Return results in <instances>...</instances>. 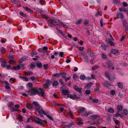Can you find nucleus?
<instances>
[{
	"mask_svg": "<svg viewBox=\"0 0 128 128\" xmlns=\"http://www.w3.org/2000/svg\"><path fill=\"white\" fill-rule=\"evenodd\" d=\"M44 90L42 88H39L38 90L36 88H32L29 91H26V92L30 96L38 94L42 96H43L44 94Z\"/></svg>",
	"mask_w": 128,
	"mask_h": 128,
	"instance_id": "nucleus-1",
	"label": "nucleus"
},
{
	"mask_svg": "<svg viewBox=\"0 0 128 128\" xmlns=\"http://www.w3.org/2000/svg\"><path fill=\"white\" fill-rule=\"evenodd\" d=\"M50 21L48 23V25L50 27L54 26V23H55L57 24L58 23V22H56L54 18H51L50 19Z\"/></svg>",
	"mask_w": 128,
	"mask_h": 128,
	"instance_id": "nucleus-2",
	"label": "nucleus"
},
{
	"mask_svg": "<svg viewBox=\"0 0 128 128\" xmlns=\"http://www.w3.org/2000/svg\"><path fill=\"white\" fill-rule=\"evenodd\" d=\"M33 104L35 106V108L38 112L42 110V108L37 102H34Z\"/></svg>",
	"mask_w": 128,
	"mask_h": 128,
	"instance_id": "nucleus-3",
	"label": "nucleus"
},
{
	"mask_svg": "<svg viewBox=\"0 0 128 128\" xmlns=\"http://www.w3.org/2000/svg\"><path fill=\"white\" fill-rule=\"evenodd\" d=\"M117 16L118 18L120 17L122 19V22H123V24L124 25L126 24V22L125 20L123 19L124 18V16L121 13H118L117 14Z\"/></svg>",
	"mask_w": 128,
	"mask_h": 128,
	"instance_id": "nucleus-4",
	"label": "nucleus"
},
{
	"mask_svg": "<svg viewBox=\"0 0 128 128\" xmlns=\"http://www.w3.org/2000/svg\"><path fill=\"white\" fill-rule=\"evenodd\" d=\"M24 66L22 64H20L19 65H17L16 66L12 67L11 69L14 70H17L20 68H22L23 69Z\"/></svg>",
	"mask_w": 128,
	"mask_h": 128,
	"instance_id": "nucleus-5",
	"label": "nucleus"
},
{
	"mask_svg": "<svg viewBox=\"0 0 128 128\" xmlns=\"http://www.w3.org/2000/svg\"><path fill=\"white\" fill-rule=\"evenodd\" d=\"M79 111L80 113L82 116H84L86 112L85 108H80Z\"/></svg>",
	"mask_w": 128,
	"mask_h": 128,
	"instance_id": "nucleus-6",
	"label": "nucleus"
},
{
	"mask_svg": "<svg viewBox=\"0 0 128 128\" xmlns=\"http://www.w3.org/2000/svg\"><path fill=\"white\" fill-rule=\"evenodd\" d=\"M57 25L58 26H61L65 28H68V26H66V24H64L59 21H58V23L57 24Z\"/></svg>",
	"mask_w": 128,
	"mask_h": 128,
	"instance_id": "nucleus-7",
	"label": "nucleus"
},
{
	"mask_svg": "<svg viewBox=\"0 0 128 128\" xmlns=\"http://www.w3.org/2000/svg\"><path fill=\"white\" fill-rule=\"evenodd\" d=\"M105 75L106 78H108L110 82H112L114 81V78H112V79L110 78L108 72H105Z\"/></svg>",
	"mask_w": 128,
	"mask_h": 128,
	"instance_id": "nucleus-8",
	"label": "nucleus"
},
{
	"mask_svg": "<svg viewBox=\"0 0 128 128\" xmlns=\"http://www.w3.org/2000/svg\"><path fill=\"white\" fill-rule=\"evenodd\" d=\"M34 122L37 124H41L42 122V121L40 118L38 117H36L34 120Z\"/></svg>",
	"mask_w": 128,
	"mask_h": 128,
	"instance_id": "nucleus-9",
	"label": "nucleus"
},
{
	"mask_svg": "<svg viewBox=\"0 0 128 128\" xmlns=\"http://www.w3.org/2000/svg\"><path fill=\"white\" fill-rule=\"evenodd\" d=\"M66 73L63 72L62 74V78L65 79L66 81L68 80H70V79L71 78L70 77H66L65 75H66Z\"/></svg>",
	"mask_w": 128,
	"mask_h": 128,
	"instance_id": "nucleus-10",
	"label": "nucleus"
},
{
	"mask_svg": "<svg viewBox=\"0 0 128 128\" xmlns=\"http://www.w3.org/2000/svg\"><path fill=\"white\" fill-rule=\"evenodd\" d=\"M62 93L64 95H68L69 93V90H63L62 92Z\"/></svg>",
	"mask_w": 128,
	"mask_h": 128,
	"instance_id": "nucleus-11",
	"label": "nucleus"
},
{
	"mask_svg": "<svg viewBox=\"0 0 128 128\" xmlns=\"http://www.w3.org/2000/svg\"><path fill=\"white\" fill-rule=\"evenodd\" d=\"M16 62V60L15 59H14L13 58H11L8 61L9 62L10 64H12Z\"/></svg>",
	"mask_w": 128,
	"mask_h": 128,
	"instance_id": "nucleus-12",
	"label": "nucleus"
},
{
	"mask_svg": "<svg viewBox=\"0 0 128 128\" xmlns=\"http://www.w3.org/2000/svg\"><path fill=\"white\" fill-rule=\"evenodd\" d=\"M51 83L52 82L50 80H46V84H44L43 86L44 87V86L46 85L48 87L50 86V84H51Z\"/></svg>",
	"mask_w": 128,
	"mask_h": 128,
	"instance_id": "nucleus-13",
	"label": "nucleus"
},
{
	"mask_svg": "<svg viewBox=\"0 0 128 128\" xmlns=\"http://www.w3.org/2000/svg\"><path fill=\"white\" fill-rule=\"evenodd\" d=\"M74 90H75L76 92H80V94L81 93V91L82 89V88H78L77 87H75L74 88Z\"/></svg>",
	"mask_w": 128,
	"mask_h": 128,
	"instance_id": "nucleus-14",
	"label": "nucleus"
},
{
	"mask_svg": "<svg viewBox=\"0 0 128 128\" xmlns=\"http://www.w3.org/2000/svg\"><path fill=\"white\" fill-rule=\"evenodd\" d=\"M92 85V82H90L88 84H86V86L85 87V88L86 89H89Z\"/></svg>",
	"mask_w": 128,
	"mask_h": 128,
	"instance_id": "nucleus-15",
	"label": "nucleus"
},
{
	"mask_svg": "<svg viewBox=\"0 0 128 128\" xmlns=\"http://www.w3.org/2000/svg\"><path fill=\"white\" fill-rule=\"evenodd\" d=\"M23 7L25 10L26 11L28 12L31 13L32 12V10L31 9L28 8L26 6H23Z\"/></svg>",
	"mask_w": 128,
	"mask_h": 128,
	"instance_id": "nucleus-16",
	"label": "nucleus"
},
{
	"mask_svg": "<svg viewBox=\"0 0 128 128\" xmlns=\"http://www.w3.org/2000/svg\"><path fill=\"white\" fill-rule=\"evenodd\" d=\"M112 53L114 54H116L118 52V50L115 49H112L111 50Z\"/></svg>",
	"mask_w": 128,
	"mask_h": 128,
	"instance_id": "nucleus-17",
	"label": "nucleus"
},
{
	"mask_svg": "<svg viewBox=\"0 0 128 128\" xmlns=\"http://www.w3.org/2000/svg\"><path fill=\"white\" fill-rule=\"evenodd\" d=\"M6 62L5 60L4 59H3L2 60L1 65L3 67L5 68L6 66Z\"/></svg>",
	"mask_w": 128,
	"mask_h": 128,
	"instance_id": "nucleus-18",
	"label": "nucleus"
},
{
	"mask_svg": "<svg viewBox=\"0 0 128 128\" xmlns=\"http://www.w3.org/2000/svg\"><path fill=\"white\" fill-rule=\"evenodd\" d=\"M3 83L6 84L5 86L6 88L7 89H10V86H9L10 84L8 83L6 81H4Z\"/></svg>",
	"mask_w": 128,
	"mask_h": 128,
	"instance_id": "nucleus-19",
	"label": "nucleus"
},
{
	"mask_svg": "<svg viewBox=\"0 0 128 128\" xmlns=\"http://www.w3.org/2000/svg\"><path fill=\"white\" fill-rule=\"evenodd\" d=\"M108 47L107 46L104 44H102L101 46L102 48L104 50H105Z\"/></svg>",
	"mask_w": 128,
	"mask_h": 128,
	"instance_id": "nucleus-20",
	"label": "nucleus"
},
{
	"mask_svg": "<svg viewBox=\"0 0 128 128\" xmlns=\"http://www.w3.org/2000/svg\"><path fill=\"white\" fill-rule=\"evenodd\" d=\"M117 110L120 111H122V106L121 105H118L117 107Z\"/></svg>",
	"mask_w": 128,
	"mask_h": 128,
	"instance_id": "nucleus-21",
	"label": "nucleus"
},
{
	"mask_svg": "<svg viewBox=\"0 0 128 128\" xmlns=\"http://www.w3.org/2000/svg\"><path fill=\"white\" fill-rule=\"evenodd\" d=\"M27 107L29 110H31L32 108V104L29 103L27 104Z\"/></svg>",
	"mask_w": 128,
	"mask_h": 128,
	"instance_id": "nucleus-22",
	"label": "nucleus"
},
{
	"mask_svg": "<svg viewBox=\"0 0 128 128\" xmlns=\"http://www.w3.org/2000/svg\"><path fill=\"white\" fill-rule=\"evenodd\" d=\"M108 111L109 113L112 114L114 112V110L113 108H110L108 109Z\"/></svg>",
	"mask_w": 128,
	"mask_h": 128,
	"instance_id": "nucleus-23",
	"label": "nucleus"
},
{
	"mask_svg": "<svg viewBox=\"0 0 128 128\" xmlns=\"http://www.w3.org/2000/svg\"><path fill=\"white\" fill-rule=\"evenodd\" d=\"M92 114V112L91 111H89L87 112H86L85 114V115H84V116H88L89 115Z\"/></svg>",
	"mask_w": 128,
	"mask_h": 128,
	"instance_id": "nucleus-24",
	"label": "nucleus"
},
{
	"mask_svg": "<svg viewBox=\"0 0 128 128\" xmlns=\"http://www.w3.org/2000/svg\"><path fill=\"white\" fill-rule=\"evenodd\" d=\"M74 124V123L73 122L70 123L66 126V128H70Z\"/></svg>",
	"mask_w": 128,
	"mask_h": 128,
	"instance_id": "nucleus-25",
	"label": "nucleus"
},
{
	"mask_svg": "<svg viewBox=\"0 0 128 128\" xmlns=\"http://www.w3.org/2000/svg\"><path fill=\"white\" fill-rule=\"evenodd\" d=\"M24 74L26 75H30L32 74V72H24Z\"/></svg>",
	"mask_w": 128,
	"mask_h": 128,
	"instance_id": "nucleus-26",
	"label": "nucleus"
},
{
	"mask_svg": "<svg viewBox=\"0 0 128 128\" xmlns=\"http://www.w3.org/2000/svg\"><path fill=\"white\" fill-rule=\"evenodd\" d=\"M123 113L125 115L128 114V110L126 109L124 110L123 111Z\"/></svg>",
	"mask_w": 128,
	"mask_h": 128,
	"instance_id": "nucleus-27",
	"label": "nucleus"
},
{
	"mask_svg": "<svg viewBox=\"0 0 128 128\" xmlns=\"http://www.w3.org/2000/svg\"><path fill=\"white\" fill-rule=\"evenodd\" d=\"M26 57H24L20 59L19 60V62H22L23 61L26 60Z\"/></svg>",
	"mask_w": 128,
	"mask_h": 128,
	"instance_id": "nucleus-28",
	"label": "nucleus"
},
{
	"mask_svg": "<svg viewBox=\"0 0 128 128\" xmlns=\"http://www.w3.org/2000/svg\"><path fill=\"white\" fill-rule=\"evenodd\" d=\"M58 84V82L56 81H54L52 83V85L54 86H56Z\"/></svg>",
	"mask_w": 128,
	"mask_h": 128,
	"instance_id": "nucleus-29",
	"label": "nucleus"
},
{
	"mask_svg": "<svg viewBox=\"0 0 128 128\" xmlns=\"http://www.w3.org/2000/svg\"><path fill=\"white\" fill-rule=\"evenodd\" d=\"M120 88H123V84L122 83L120 82H118V84Z\"/></svg>",
	"mask_w": 128,
	"mask_h": 128,
	"instance_id": "nucleus-30",
	"label": "nucleus"
},
{
	"mask_svg": "<svg viewBox=\"0 0 128 128\" xmlns=\"http://www.w3.org/2000/svg\"><path fill=\"white\" fill-rule=\"evenodd\" d=\"M69 96L70 98L72 99H75V97H76V96L75 95H72L70 94Z\"/></svg>",
	"mask_w": 128,
	"mask_h": 128,
	"instance_id": "nucleus-31",
	"label": "nucleus"
},
{
	"mask_svg": "<svg viewBox=\"0 0 128 128\" xmlns=\"http://www.w3.org/2000/svg\"><path fill=\"white\" fill-rule=\"evenodd\" d=\"M120 116V114L118 112H117L115 113V114L113 115V116L114 117H118L119 116Z\"/></svg>",
	"mask_w": 128,
	"mask_h": 128,
	"instance_id": "nucleus-32",
	"label": "nucleus"
},
{
	"mask_svg": "<svg viewBox=\"0 0 128 128\" xmlns=\"http://www.w3.org/2000/svg\"><path fill=\"white\" fill-rule=\"evenodd\" d=\"M104 85L107 88L110 86V84L107 82H106L104 83Z\"/></svg>",
	"mask_w": 128,
	"mask_h": 128,
	"instance_id": "nucleus-33",
	"label": "nucleus"
},
{
	"mask_svg": "<svg viewBox=\"0 0 128 128\" xmlns=\"http://www.w3.org/2000/svg\"><path fill=\"white\" fill-rule=\"evenodd\" d=\"M113 120L116 124L118 125L119 123L118 121L116 118H113Z\"/></svg>",
	"mask_w": 128,
	"mask_h": 128,
	"instance_id": "nucleus-34",
	"label": "nucleus"
},
{
	"mask_svg": "<svg viewBox=\"0 0 128 128\" xmlns=\"http://www.w3.org/2000/svg\"><path fill=\"white\" fill-rule=\"evenodd\" d=\"M85 93L87 95L91 93V91L90 90H87L85 91Z\"/></svg>",
	"mask_w": 128,
	"mask_h": 128,
	"instance_id": "nucleus-35",
	"label": "nucleus"
},
{
	"mask_svg": "<svg viewBox=\"0 0 128 128\" xmlns=\"http://www.w3.org/2000/svg\"><path fill=\"white\" fill-rule=\"evenodd\" d=\"M42 64L41 63H37L36 64L38 68H40L42 66Z\"/></svg>",
	"mask_w": 128,
	"mask_h": 128,
	"instance_id": "nucleus-36",
	"label": "nucleus"
},
{
	"mask_svg": "<svg viewBox=\"0 0 128 128\" xmlns=\"http://www.w3.org/2000/svg\"><path fill=\"white\" fill-rule=\"evenodd\" d=\"M110 94H112L113 95H114L115 93V91L114 90H111L110 92Z\"/></svg>",
	"mask_w": 128,
	"mask_h": 128,
	"instance_id": "nucleus-37",
	"label": "nucleus"
},
{
	"mask_svg": "<svg viewBox=\"0 0 128 128\" xmlns=\"http://www.w3.org/2000/svg\"><path fill=\"white\" fill-rule=\"evenodd\" d=\"M99 67L97 66H95L92 68V70H94L98 68Z\"/></svg>",
	"mask_w": 128,
	"mask_h": 128,
	"instance_id": "nucleus-38",
	"label": "nucleus"
},
{
	"mask_svg": "<svg viewBox=\"0 0 128 128\" xmlns=\"http://www.w3.org/2000/svg\"><path fill=\"white\" fill-rule=\"evenodd\" d=\"M106 57H107L106 56V54H102V58L105 59L106 58Z\"/></svg>",
	"mask_w": 128,
	"mask_h": 128,
	"instance_id": "nucleus-39",
	"label": "nucleus"
},
{
	"mask_svg": "<svg viewBox=\"0 0 128 128\" xmlns=\"http://www.w3.org/2000/svg\"><path fill=\"white\" fill-rule=\"evenodd\" d=\"M119 10L120 11H123L125 12H126V10L124 8H120Z\"/></svg>",
	"mask_w": 128,
	"mask_h": 128,
	"instance_id": "nucleus-40",
	"label": "nucleus"
},
{
	"mask_svg": "<svg viewBox=\"0 0 128 128\" xmlns=\"http://www.w3.org/2000/svg\"><path fill=\"white\" fill-rule=\"evenodd\" d=\"M80 78L82 80H84L85 79V76L84 75H81L80 76Z\"/></svg>",
	"mask_w": 128,
	"mask_h": 128,
	"instance_id": "nucleus-41",
	"label": "nucleus"
},
{
	"mask_svg": "<svg viewBox=\"0 0 128 128\" xmlns=\"http://www.w3.org/2000/svg\"><path fill=\"white\" fill-rule=\"evenodd\" d=\"M18 120L20 121H22V116L21 115H18Z\"/></svg>",
	"mask_w": 128,
	"mask_h": 128,
	"instance_id": "nucleus-42",
	"label": "nucleus"
},
{
	"mask_svg": "<svg viewBox=\"0 0 128 128\" xmlns=\"http://www.w3.org/2000/svg\"><path fill=\"white\" fill-rule=\"evenodd\" d=\"M107 64H108V68H110V66L109 64H110V65H112V64L111 63V62L110 61H109L107 62Z\"/></svg>",
	"mask_w": 128,
	"mask_h": 128,
	"instance_id": "nucleus-43",
	"label": "nucleus"
},
{
	"mask_svg": "<svg viewBox=\"0 0 128 128\" xmlns=\"http://www.w3.org/2000/svg\"><path fill=\"white\" fill-rule=\"evenodd\" d=\"M40 116L41 117H43V115L42 113V112H41V111H39L38 112Z\"/></svg>",
	"mask_w": 128,
	"mask_h": 128,
	"instance_id": "nucleus-44",
	"label": "nucleus"
},
{
	"mask_svg": "<svg viewBox=\"0 0 128 128\" xmlns=\"http://www.w3.org/2000/svg\"><path fill=\"white\" fill-rule=\"evenodd\" d=\"M82 22V20H80L76 22V24L77 25L79 24H80Z\"/></svg>",
	"mask_w": 128,
	"mask_h": 128,
	"instance_id": "nucleus-45",
	"label": "nucleus"
},
{
	"mask_svg": "<svg viewBox=\"0 0 128 128\" xmlns=\"http://www.w3.org/2000/svg\"><path fill=\"white\" fill-rule=\"evenodd\" d=\"M28 85L30 87H31L33 86L32 84L30 82L28 83Z\"/></svg>",
	"mask_w": 128,
	"mask_h": 128,
	"instance_id": "nucleus-46",
	"label": "nucleus"
},
{
	"mask_svg": "<svg viewBox=\"0 0 128 128\" xmlns=\"http://www.w3.org/2000/svg\"><path fill=\"white\" fill-rule=\"evenodd\" d=\"M83 124V122L82 120L79 121L78 122V125H81Z\"/></svg>",
	"mask_w": 128,
	"mask_h": 128,
	"instance_id": "nucleus-47",
	"label": "nucleus"
},
{
	"mask_svg": "<svg viewBox=\"0 0 128 128\" xmlns=\"http://www.w3.org/2000/svg\"><path fill=\"white\" fill-rule=\"evenodd\" d=\"M122 4L123 6L124 7H126L128 6L126 2H123Z\"/></svg>",
	"mask_w": 128,
	"mask_h": 128,
	"instance_id": "nucleus-48",
	"label": "nucleus"
},
{
	"mask_svg": "<svg viewBox=\"0 0 128 128\" xmlns=\"http://www.w3.org/2000/svg\"><path fill=\"white\" fill-rule=\"evenodd\" d=\"M46 116L50 120H53V118L52 117L49 115H47Z\"/></svg>",
	"mask_w": 128,
	"mask_h": 128,
	"instance_id": "nucleus-49",
	"label": "nucleus"
},
{
	"mask_svg": "<svg viewBox=\"0 0 128 128\" xmlns=\"http://www.w3.org/2000/svg\"><path fill=\"white\" fill-rule=\"evenodd\" d=\"M10 110L12 112L17 111V110L14 108L11 109Z\"/></svg>",
	"mask_w": 128,
	"mask_h": 128,
	"instance_id": "nucleus-50",
	"label": "nucleus"
},
{
	"mask_svg": "<svg viewBox=\"0 0 128 128\" xmlns=\"http://www.w3.org/2000/svg\"><path fill=\"white\" fill-rule=\"evenodd\" d=\"M89 21L88 20H86L84 22V24L85 25H87L88 24Z\"/></svg>",
	"mask_w": 128,
	"mask_h": 128,
	"instance_id": "nucleus-51",
	"label": "nucleus"
},
{
	"mask_svg": "<svg viewBox=\"0 0 128 128\" xmlns=\"http://www.w3.org/2000/svg\"><path fill=\"white\" fill-rule=\"evenodd\" d=\"M73 78L74 79H76L77 78V76L76 74H74L73 75Z\"/></svg>",
	"mask_w": 128,
	"mask_h": 128,
	"instance_id": "nucleus-52",
	"label": "nucleus"
},
{
	"mask_svg": "<svg viewBox=\"0 0 128 128\" xmlns=\"http://www.w3.org/2000/svg\"><path fill=\"white\" fill-rule=\"evenodd\" d=\"M9 105H10V106H11L14 104V103L12 102H10L8 103Z\"/></svg>",
	"mask_w": 128,
	"mask_h": 128,
	"instance_id": "nucleus-53",
	"label": "nucleus"
},
{
	"mask_svg": "<svg viewBox=\"0 0 128 128\" xmlns=\"http://www.w3.org/2000/svg\"><path fill=\"white\" fill-rule=\"evenodd\" d=\"M64 53L63 52H60L59 53L60 56L61 57H62L63 56Z\"/></svg>",
	"mask_w": 128,
	"mask_h": 128,
	"instance_id": "nucleus-54",
	"label": "nucleus"
},
{
	"mask_svg": "<svg viewBox=\"0 0 128 128\" xmlns=\"http://www.w3.org/2000/svg\"><path fill=\"white\" fill-rule=\"evenodd\" d=\"M30 78L32 80H35L36 79V78L34 76H32L30 77Z\"/></svg>",
	"mask_w": 128,
	"mask_h": 128,
	"instance_id": "nucleus-55",
	"label": "nucleus"
},
{
	"mask_svg": "<svg viewBox=\"0 0 128 128\" xmlns=\"http://www.w3.org/2000/svg\"><path fill=\"white\" fill-rule=\"evenodd\" d=\"M23 79L24 80L26 81H28V78L26 77H23Z\"/></svg>",
	"mask_w": 128,
	"mask_h": 128,
	"instance_id": "nucleus-56",
	"label": "nucleus"
},
{
	"mask_svg": "<svg viewBox=\"0 0 128 128\" xmlns=\"http://www.w3.org/2000/svg\"><path fill=\"white\" fill-rule=\"evenodd\" d=\"M125 38V37L124 36H122L121 37L120 40L122 42L123 40H124Z\"/></svg>",
	"mask_w": 128,
	"mask_h": 128,
	"instance_id": "nucleus-57",
	"label": "nucleus"
},
{
	"mask_svg": "<svg viewBox=\"0 0 128 128\" xmlns=\"http://www.w3.org/2000/svg\"><path fill=\"white\" fill-rule=\"evenodd\" d=\"M94 102L95 103H96L98 102V100L97 99H94L93 100Z\"/></svg>",
	"mask_w": 128,
	"mask_h": 128,
	"instance_id": "nucleus-58",
	"label": "nucleus"
},
{
	"mask_svg": "<svg viewBox=\"0 0 128 128\" xmlns=\"http://www.w3.org/2000/svg\"><path fill=\"white\" fill-rule=\"evenodd\" d=\"M48 64H44V65L43 66L45 69H46L48 66Z\"/></svg>",
	"mask_w": 128,
	"mask_h": 128,
	"instance_id": "nucleus-59",
	"label": "nucleus"
},
{
	"mask_svg": "<svg viewBox=\"0 0 128 128\" xmlns=\"http://www.w3.org/2000/svg\"><path fill=\"white\" fill-rule=\"evenodd\" d=\"M36 52H33L31 53V55L32 56H34L36 54Z\"/></svg>",
	"mask_w": 128,
	"mask_h": 128,
	"instance_id": "nucleus-60",
	"label": "nucleus"
},
{
	"mask_svg": "<svg viewBox=\"0 0 128 128\" xmlns=\"http://www.w3.org/2000/svg\"><path fill=\"white\" fill-rule=\"evenodd\" d=\"M31 119L30 118H28L27 121V122H31Z\"/></svg>",
	"mask_w": 128,
	"mask_h": 128,
	"instance_id": "nucleus-61",
	"label": "nucleus"
},
{
	"mask_svg": "<svg viewBox=\"0 0 128 128\" xmlns=\"http://www.w3.org/2000/svg\"><path fill=\"white\" fill-rule=\"evenodd\" d=\"M109 44H110V45L112 46H114V43L112 42V41Z\"/></svg>",
	"mask_w": 128,
	"mask_h": 128,
	"instance_id": "nucleus-62",
	"label": "nucleus"
},
{
	"mask_svg": "<svg viewBox=\"0 0 128 128\" xmlns=\"http://www.w3.org/2000/svg\"><path fill=\"white\" fill-rule=\"evenodd\" d=\"M59 81L60 82V83L61 84H63L64 82L63 81L61 80L60 79L59 80Z\"/></svg>",
	"mask_w": 128,
	"mask_h": 128,
	"instance_id": "nucleus-63",
	"label": "nucleus"
},
{
	"mask_svg": "<svg viewBox=\"0 0 128 128\" xmlns=\"http://www.w3.org/2000/svg\"><path fill=\"white\" fill-rule=\"evenodd\" d=\"M106 41L107 42L109 43H110V42L112 41L110 39H108V40H106Z\"/></svg>",
	"mask_w": 128,
	"mask_h": 128,
	"instance_id": "nucleus-64",
	"label": "nucleus"
}]
</instances>
